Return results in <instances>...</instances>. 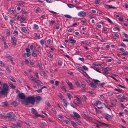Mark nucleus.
<instances>
[{
  "label": "nucleus",
  "mask_w": 128,
  "mask_h": 128,
  "mask_svg": "<svg viewBox=\"0 0 128 128\" xmlns=\"http://www.w3.org/2000/svg\"><path fill=\"white\" fill-rule=\"evenodd\" d=\"M93 80L94 82V83H97L98 82H100V81L97 80H95L94 79H93Z\"/></svg>",
  "instance_id": "47"
},
{
  "label": "nucleus",
  "mask_w": 128,
  "mask_h": 128,
  "mask_svg": "<svg viewBox=\"0 0 128 128\" xmlns=\"http://www.w3.org/2000/svg\"><path fill=\"white\" fill-rule=\"evenodd\" d=\"M11 38L12 41V44L14 45H16V40L15 39V37L12 36H11Z\"/></svg>",
  "instance_id": "6"
},
{
  "label": "nucleus",
  "mask_w": 128,
  "mask_h": 128,
  "mask_svg": "<svg viewBox=\"0 0 128 128\" xmlns=\"http://www.w3.org/2000/svg\"><path fill=\"white\" fill-rule=\"evenodd\" d=\"M58 96L62 100L65 99V98H64V96L60 93H59L58 95Z\"/></svg>",
  "instance_id": "15"
},
{
  "label": "nucleus",
  "mask_w": 128,
  "mask_h": 128,
  "mask_svg": "<svg viewBox=\"0 0 128 128\" xmlns=\"http://www.w3.org/2000/svg\"><path fill=\"white\" fill-rule=\"evenodd\" d=\"M73 114L75 117L78 118H80V115L76 112H74Z\"/></svg>",
  "instance_id": "16"
},
{
  "label": "nucleus",
  "mask_w": 128,
  "mask_h": 128,
  "mask_svg": "<svg viewBox=\"0 0 128 128\" xmlns=\"http://www.w3.org/2000/svg\"><path fill=\"white\" fill-rule=\"evenodd\" d=\"M105 115L106 116L105 118L107 120H108V118H110L111 117V116H110V115L107 114H105Z\"/></svg>",
  "instance_id": "25"
},
{
  "label": "nucleus",
  "mask_w": 128,
  "mask_h": 128,
  "mask_svg": "<svg viewBox=\"0 0 128 128\" xmlns=\"http://www.w3.org/2000/svg\"><path fill=\"white\" fill-rule=\"evenodd\" d=\"M5 57L8 58L10 60L13 59V58L10 55L8 54H7L5 56Z\"/></svg>",
  "instance_id": "20"
},
{
  "label": "nucleus",
  "mask_w": 128,
  "mask_h": 128,
  "mask_svg": "<svg viewBox=\"0 0 128 128\" xmlns=\"http://www.w3.org/2000/svg\"><path fill=\"white\" fill-rule=\"evenodd\" d=\"M82 69L84 70H85L86 71H88V68L86 66H82Z\"/></svg>",
  "instance_id": "34"
},
{
  "label": "nucleus",
  "mask_w": 128,
  "mask_h": 128,
  "mask_svg": "<svg viewBox=\"0 0 128 128\" xmlns=\"http://www.w3.org/2000/svg\"><path fill=\"white\" fill-rule=\"evenodd\" d=\"M45 104L48 106L50 107V105L48 101H46L45 102Z\"/></svg>",
  "instance_id": "45"
},
{
  "label": "nucleus",
  "mask_w": 128,
  "mask_h": 128,
  "mask_svg": "<svg viewBox=\"0 0 128 128\" xmlns=\"http://www.w3.org/2000/svg\"><path fill=\"white\" fill-rule=\"evenodd\" d=\"M11 104L13 105L14 106H16L18 105V104L17 102L14 101L11 103Z\"/></svg>",
  "instance_id": "23"
},
{
  "label": "nucleus",
  "mask_w": 128,
  "mask_h": 128,
  "mask_svg": "<svg viewBox=\"0 0 128 128\" xmlns=\"http://www.w3.org/2000/svg\"><path fill=\"white\" fill-rule=\"evenodd\" d=\"M10 89L8 85L6 84H4L0 91V96H6L8 94Z\"/></svg>",
  "instance_id": "1"
},
{
  "label": "nucleus",
  "mask_w": 128,
  "mask_h": 128,
  "mask_svg": "<svg viewBox=\"0 0 128 128\" xmlns=\"http://www.w3.org/2000/svg\"><path fill=\"white\" fill-rule=\"evenodd\" d=\"M15 20H16L15 19H13L12 18L10 20V22H11L13 23L15 21Z\"/></svg>",
  "instance_id": "55"
},
{
  "label": "nucleus",
  "mask_w": 128,
  "mask_h": 128,
  "mask_svg": "<svg viewBox=\"0 0 128 128\" xmlns=\"http://www.w3.org/2000/svg\"><path fill=\"white\" fill-rule=\"evenodd\" d=\"M78 15L80 17H84L86 16V14L84 12L81 11L78 13Z\"/></svg>",
  "instance_id": "5"
},
{
  "label": "nucleus",
  "mask_w": 128,
  "mask_h": 128,
  "mask_svg": "<svg viewBox=\"0 0 128 128\" xmlns=\"http://www.w3.org/2000/svg\"><path fill=\"white\" fill-rule=\"evenodd\" d=\"M35 101V97L34 96H28L26 99V102L27 105H28L30 103L33 104L34 103Z\"/></svg>",
  "instance_id": "3"
},
{
  "label": "nucleus",
  "mask_w": 128,
  "mask_h": 128,
  "mask_svg": "<svg viewBox=\"0 0 128 128\" xmlns=\"http://www.w3.org/2000/svg\"><path fill=\"white\" fill-rule=\"evenodd\" d=\"M82 71H83V74L84 75V76H86L87 75L86 73L84 71V70H83Z\"/></svg>",
  "instance_id": "61"
},
{
  "label": "nucleus",
  "mask_w": 128,
  "mask_h": 128,
  "mask_svg": "<svg viewBox=\"0 0 128 128\" xmlns=\"http://www.w3.org/2000/svg\"><path fill=\"white\" fill-rule=\"evenodd\" d=\"M109 74L108 72L107 71H105L103 72V74L104 75H105L106 74Z\"/></svg>",
  "instance_id": "49"
},
{
  "label": "nucleus",
  "mask_w": 128,
  "mask_h": 128,
  "mask_svg": "<svg viewBox=\"0 0 128 128\" xmlns=\"http://www.w3.org/2000/svg\"><path fill=\"white\" fill-rule=\"evenodd\" d=\"M5 118H8L10 121L15 120L17 116L12 112H10L5 114Z\"/></svg>",
  "instance_id": "2"
},
{
  "label": "nucleus",
  "mask_w": 128,
  "mask_h": 128,
  "mask_svg": "<svg viewBox=\"0 0 128 128\" xmlns=\"http://www.w3.org/2000/svg\"><path fill=\"white\" fill-rule=\"evenodd\" d=\"M76 98L77 100V102L78 103L80 104H82V102L79 98L77 96L76 97Z\"/></svg>",
  "instance_id": "18"
},
{
  "label": "nucleus",
  "mask_w": 128,
  "mask_h": 128,
  "mask_svg": "<svg viewBox=\"0 0 128 128\" xmlns=\"http://www.w3.org/2000/svg\"><path fill=\"white\" fill-rule=\"evenodd\" d=\"M47 56L50 58H52L53 55L52 54H47Z\"/></svg>",
  "instance_id": "51"
},
{
  "label": "nucleus",
  "mask_w": 128,
  "mask_h": 128,
  "mask_svg": "<svg viewBox=\"0 0 128 128\" xmlns=\"http://www.w3.org/2000/svg\"><path fill=\"white\" fill-rule=\"evenodd\" d=\"M21 30L22 31L25 33H26L28 32L26 28L24 27L21 28Z\"/></svg>",
  "instance_id": "24"
},
{
  "label": "nucleus",
  "mask_w": 128,
  "mask_h": 128,
  "mask_svg": "<svg viewBox=\"0 0 128 128\" xmlns=\"http://www.w3.org/2000/svg\"><path fill=\"white\" fill-rule=\"evenodd\" d=\"M62 101H63L64 106H65L66 108L67 104H68V102L65 99L62 100Z\"/></svg>",
  "instance_id": "12"
},
{
  "label": "nucleus",
  "mask_w": 128,
  "mask_h": 128,
  "mask_svg": "<svg viewBox=\"0 0 128 128\" xmlns=\"http://www.w3.org/2000/svg\"><path fill=\"white\" fill-rule=\"evenodd\" d=\"M93 68L94 70H96L97 72L99 73H101V72L99 71V70L98 68H96V67H95L94 68Z\"/></svg>",
  "instance_id": "40"
},
{
  "label": "nucleus",
  "mask_w": 128,
  "mask_h": 128,
  "mask_svg": "<svg viewBox=\"0 0 128 128\" xmlns=\"http://www.w3.org/2000/svg\"><path fill=\"white\" fill-rule=\"evenodd\" d=\"M34 28L37 30L38 29V26L36 24H34Z\"/></svg>",
  "instance_id": "35"
},
{
  "label": "nucleus",
  "mask_w": 128,
  "mask_h": 128,
  "mask_svg": "<svg viewBox=\"0 0 128 128\" xmlns=\"http://www.w3.org/2000/svg\"><path fill=\"white\" fill-rule=\"evenodd\" d=\"M94 104L96 106L100 105L101 104V102L99 100H95L94 102Z\"/></svg>",
  "instance_id": "13"
},
{
  "label": "nucleus",
  "mask_w": 128,
  "mask_h": 128,
  "mask_svg": "<svg viewBox=\"0 0 128 128\" xmlns=\"http://www.w3.org/2000/svg\"><path fill=\"white\" fill-rule=\"evenodd\" d=\"M64 16L67 18H72V16H70L68 14H65L64 15Z\"/></svg>",
  "instance_id": "52"
},
{
  "label": "nucleus",
  "mask_w": 128,
  "mask_h": 128,
  "mask_svg": "<svg viewBox=\"0 0 128 128\" xmlns=\"http://www.w3.org/2000/svg\"><path fill=\"white\" fill-rule=\"evenodd\" d=\"M114 30H118V31H119L120 30V29L119 28H118V27H116L114 28Z\"/></svg>",
  "instance_id": "57"
},
{
  "label": "nucleus",
  "mask_w": 128,
  "mask_h": 128,
  "mask_svg": "<svg viewBox=\"0 0 128 128\" xmlns=\"http://www.w3.org/2000/svg\"><path fill=\"white\" fill-rule=\"evenodd\" d=\"M18 97L21 99H24L25 98V96L22 93H20L18 95Z\"/></svg>",
  "instance_id": "8"
},
{
  "label": "nucleus",
  "mask_w": 128,
  "mask_h": 128,
  "mask_svg": "<svg viewBox=\"0 0 128 128\" xmlns=\"http://www.w3.org/2000/svg\"><path fill=\"white\" fill-rule=\"evenodd\" d=\"M31 54H30L29 53H24L23 55V56L26 58V56H27L28 57H29Z\"/></svg>",
  "instance_id": "21"
},
{
  "label": "nucleus",
  "mask_w": 128,
  "mask_h": 128,
  "mask_svg": "<svg viewBox=\"0 0 128 128\" xmlns=\"http://www.w3.org/2000/svg\"><path fill=\"white\" fill-rule=\"evenodd\" d=\"M75 83L76 86H80V82L78 81V80H76L75 81Z\"/></svg>",
  "instance_id": "26"
},
{
  "label": "nucleus",
  "mask_w": 128,
  "mask_h": 128,
  "mask_svg": "<svg viewBox=\"0 0 128 128\" xmlns=\"http://www.w3.org/2000/svg\"><path fill=\"white\" fill-rule=\"evenodd\" d=\"M128 52H123L122 54V55H124V56L127 55H128Z\"/></svg>",
  "instance_id": "56"
},
{
  "label": "nucleus",
  "mask_w": 128,
  "mask_h": 128,
  "mask_svg": "<svg viewBox=\"0 0 128 128\" xmlns=\"http://www.w3.org/2000/svg\"><path fill=\"white\" fill-rule=\"evenodd\" d=\"M62 121L66 124H68L70 123V122L66 120H63Z\"/></svg>",
  "instance_id": "41"
},
{
  "label": "nucleus",
  "mask_w": 128,
  "mask_h": 128,
  "mask_svg": "<svg viewBox=\"0 0 128 128\" xmlns=\"http://www.w3.org/2000/svg\"><path fill=\"white\" fill-rule=\"evenodd\" d=\"M31 111L32 113L33 114H38V112L34 108H32L31 109Z\"/></svg>",
  "instance_id": "14"
},
{
  "label": "nucleus",
  "mask_w": 128,
  "mask_h": 128,
  "mask_svg": "<svg viewBox=\"0 0 128 128\" xmlns=\"http://www.w3.org/2000/svg\"><path fill=\"white\" fill-rule=\"evenodd\" d=\"M67 5L68 7L70 8H72L74 7V5L72 4H68Z\"/></svg>",
  "instance_id": "29"
},
{
  "label": "nucleus",
  "mask_w": 128,
  "mask_h": 128,
  "mask_svg": "<svg viewBox=\"0 0 128 128\" xmlns=\"http://www.w3.org/2000/svg\"><path fill=\"white\" fill-rule=\"evenodd\" d=\"M40 43L42 45H43L44 44V42L43 40H41L40 41Z\"/></svg>",
  "instance_id": "60"
},
{
  "label": "nucleus",
  "mask_w": 128,
  "mask_h": 128,
  "mask_svg": "<svg viewBox=\"0 0 128 128\" xmlns=\"http://www.w3.org/2000/svg\"><path fill=\"white\" fill-rule=\"evenodd\" d=\"M14 11V8H11L10 9L9 12H11L12 13H13Z\"/></svg>",
  "instance_id": "53"
},
{
  "label": "nucleus",
  "mask_w": 128,
  "mask_h": 128,
  "mask_svg": "<svg viewBox=\"0 0 128 128\" xmlns=\"http://www.w3.org/2000/svg\"><path fill=\"white\" fill-rule=\"evenodd\" d=\"M61 88L63 90H64V92H66V89H65V87L64 86H62V87H61Z\"/></svg>",
  "instance_id": "54"
},
{
  "label": "nucleus",
  "mask_w": 128,
  "mask_h": 128,
  "mask_svg": "<svg viewBox=\"0 0 128 128\" xmlns=\"http://www.w3.org/2000/svg\"><path fill=\"white\" fill-rule=\"evenodd\" d=\"M40 9L39 8H38L36 9V12H39Z\"/></svg>",
  "instance_id": "58"
},
{
  "label": "nucleus",
  "mask_w": 128,
  "mask_h": 128,
  "mask_svg": "<svg viewBox=\"0 0 128 128\" xmlns=\"http://www.w3.org/2000/svg\"><path fill=\"white\" fill-rule=\"evenodd\" d=\"M24 3H25L24 2H20L18 4L19 6H21L22 5L24 4Z\"/></svg>",
  "instance_id": "63"
},
{
  "label": "nucleus",
  "mask_w": 128,
  "mask_h": 128,
  "mask_svg": "<svg viewBox=\"0 0 128 128\" xmlns=\"http://www.w3.org/2000/svg\"><path fill=\"white\" fill-rule=\"evenodd\" d=\"M25 50L27 52V53H29L30 54H31V53L30 52V49L29 48H26L25 49Z\"/></svg>",
  "instance_id": "38"
},
{
  "label": "nucleus",
  "mask_w": 128,
  "mask_h": 128,
  "mask_svg": "<svg viewBox=\"0 0 128 128\" xmlns=\"http://www.w3.org/2000/svg\"><path fill=\"white\" fill-rule=\"evenodd\" d=\"M66 82L67 84L68 85L70 88L71 89H73V87L72 86V84L71 82H69L68 80H67L66 81Z\"/></svg>",
  "instance_id": "10"
},
{
  "label": "nucleus",
  "mask_w": 128,
  "mask_h": 128,
  "mask_svg": "<svg viewBox=\"0 0 128 128\" xmlns=\"http://www.w3.org/2000/svg\"><path fill=\"white\" fill-rule=\"evenodd\" d=\"M36 76V78H39V76L38 75V73L37 72H36L35 73Z\"/></svg>",
  "instance_id": "62"
},
{
  "label": "nucleus",
  "mask_w": 128,
  "mask_h": 128,
  "mask_svg": "<svg viewBox=\"0 0 128 128\" xmlns=\"http://www.w3.org/2000/svg\"><path fill=\"white\" fill-rule=\"evenodd\" d=\"M104 5H105V6L106 7H108L110 8H115L114 7H112V5H106V4H105Z\"/></svg>",
  "instance_id": "33"
},
{
  "label": "nucleus",
  "mask_w": 128,
  "mask_h": 128,
  "mask_svg": "<svg viewBox=\"0 0 128 128\" xmlns=\"http://www.w3.org/2000/svg\"><path fill=\"white\" fill-rule=\"evenodd\" d=\"M9 86L12 89H14L16 88V86H14L12 84H10Z\"/></svg>",
  "instance_id": "37"
},
{
  "label": "nucleus",
  "mask_w": 128,
  "mask_h": 128,
  "mask_svg": "<svg viewBox=\"0 0 128 128\" xmlns=\"http://www.w3.org/2000/svg\"><path fill=\"white\" fill-rule=\"evenodd\" d=\"M6 70L8 73H11V71L10 69L8 67L6 68Z\"/></svg>",
  "instance_id": "46"
},
{
  "label": "nucleus",
  "mask_w": 128,
  "mask_h": 128,
  "mask_svg": "<svg viewBox=\"0 0 128 128\" xmlns=\"http://www.w3.org/2000/svg\"><path fill=\"white\" fill-rule=\"evenodd\" d=\"M23 124L22 122L20 121H18V122L17 124L15 125L14 128H20V126Z\"/></svg>",
  "instance_id": "4"
},
{
  "label": "nucleus",
  "mask_w": 128,
  "mask_h": 128,
  "mask_svg": "<svg viewBox=\"0 0 128 128\" xmlns=\"http://www.w3.org/2000/svg\"><path fill=\"white\" fill-rule=\"evenodd\" d=\"M5 114H0V118H5Z\"/></svg>",
  "instance_id": "39"
},
{
  "label": "nucleus",
  "mask_w": 128,
  "mask_h": 128,
  "mask_svg": "<svg viewBox=\"0 0 128 128\" xmlns=\"http://www.w3.org/2000/svg\"><path fill=\"white\" fill-rule=\"evenodd\" d=\"M71 123L72 126L75 128H77V125L74 122L71 121Z\"/></svg>",
  "instance_id": "19"
},
{
  "label": "nucleus",
  "mask_w": 128,
  "mask_h": 128,
  "mask_svg": "<svg viewBox=\"0 0 128 128\" xmlns=\"http://www.w3.org/2000/svg\"><path fill=\"white\" fill-rule=\"evenodd\" d=\"M69 42L71 44H74L75 43L76 41L74 39H70L69 40Z\"/></svg>",
  "instance_id": "22"
},
{
  "label": "nucleus",
  "mask_w": 128,
  "mask_h": 128,
  "mask_svg": "<svg viewBox=\"0 0 128 128\" xmlns=\"http://www.w3.org/2000/svg\"><path fill=\"white\" fill-rule=\"evenodd\" d=\"M36 99L38 101H40L42 99V98L41 97L39 96H37L36 97Z\"/></svg>",
  "instance_id": "30"
},
{
  "label": "nucleus",
  "mask_w": 128,
  "mask_h": 128,
  "mask_svg": "<svg viewBox=\"0 0 128 128\" xmlns=\"http://www.w3.org/2000/svg\"><path fill=\"white\" fill-rule=\"evenodd\" d=\"M10 80L12 82H16V81L14 78L12 77H11L10 78Z\"/></svg>",
  "instance_id": "50"
},
{
  "label": "nucleus",
  "mask_w": 128,
  "mask_h": 128,
  "mask_svg": "<svg viewBox=\"0 0 128 128\" xmlns=\"http://www.w3.org/2000/svg\"><path fill=\"white\" fill-rule=\"evenodd\" d=\"M76 67L78 68V69H79L80 70L82 71H83V69L80 66V64H76Z\"/></svg>",
  "instance_id": "17"
},
{
  "label": "nucleus",
  "mask_w": 128,
  "mask_h": 128,
  "mask_svg": "<svg viewBox=\"0 0 128 128\" xmlns=\"http://www.w3.org/2000/svg\"><path fill=\"white\" fill-rule=\"evenodd\" d=\"M58 66H61L62 64V61L61 60H58Z\"/></svg>",
  "instance_id": "36"
},
{
  "label": "nucleus",
  "mask_w": 128,
  "mask_h": 128,
  "mask_svg": "<svg viewBox=\"0 0 128 128\" xmlns=\"http://www.w3.org/2000/svg\"><path fill=\"white\" fill-rule=\"evenodd\" d=\"M112 36L115 38H117L118 37V35L116 34H112Z\"/></svg>",
  "instance_id": "44"
},
{
  "label": "nucleus",
  "mask_w": 128,
  "mask_h": 128,
  "mask_svg": "<svg viewBox=\"0 0 128 128\" xmlns=\"http://www.w3.org/2000/svg\"><path fill=\"white\" fill-rule=\"evenodd\" d=\"M76 123L79 125H81V123L80 121L79 120L77 119V120Z\"/></svg>",
  "instance_id": "43"
},
{
  "label": "nucleus",
  "mask_w": 128,
  "mask_h": 128,
  "mask_svg": "<svg viewBox=\"0 0 128 128\" xmlns=\"http://www.w3.org/2000/svg\"><path fill=\"white\" fill-rule=\"evenodd\" d=\"M89 85L91 86L92 87L94 88H96L98 86L97 83H94L92 82H90Z\"/></svg>",
  "instance_id": "7"
},
{
  "label": "nucleus",
  "mask_w": 128,
  "mask_h": 128,
  "mask_svg": "<svg viewBox=\"0 0 128 128\" xmlns=\"http://www.w3.org/2000/svg\"><path fill=\"white\" fill-rule=\"evenodd\" d=\"M29 78L32 81H35L36 80V78H34L32 76H30L29 77Z\"/></svg>",
  "instance_id": "27"
},
{
  "label": "nucleus",
  "mask_w": 128,
  "mask_h": 128,
  "mask_svg": "<svg viewBox=\"0 0 128 128\" xmlns=\"http://www.w3.org/2000/svg\"><path fill=\"white\" fill-rule=\"evenodd\" d=\"M99 123H100L99 125L100 126H108L107 124L101 122H99Z\"/></svg>",
  "instance_id": "28"
},
{
  "label": "nucleus",
  "mask_w": 128,
  "mask_h": 128,
  "mask_svg": "<svg viewBox=\"0 0 128 128\" xmlns=\"http://www.w3.org/2000/svg\"><path fill=\"white\" fill-rule=\"evenodd\" d=\"M81 85L84 88L85 87L86 84L85 83H83L81 84Z\"/></svg>",
  "instance_id": "64"
},
{
  "label": "nucleus",
  "mask_w": 128,
  "mask_h": 128,
  "mask_svg": "<svg viewBox=\"0 0 128 128\" xmlns=\"http://www.w3.org/2000/svg\"><path fill=\"white\" fill-rule=\"evenodd\" d=\"M100 2V0H96L95 1V3L96 4H98Z\"/></svg>",
  "instance_id": "48"
},
{
  "label": "nucleus",
  "mask_w": 128,
  "mask_h": 128,
  "mask_svg": "<svg viewBox=\"0 0 128 128\" xmlns=\"http://www.w3.org/2000/svg\"><path fill=\"white\" fill-rule=\"evenodd\" d=\"M32 55L34 57H36L37 56V54L36 52L33 51L32 54Z\"/></svg>",
  "instance_id": "31"
},
{
  "label": "nucleus",
  "mask_w": 128,
  "mask_h": 128,
  "mask_svg": "<svg viewBox=\"0 0 128 128\" xmlns=\"http://www.w3.org/2000/svg\"><path fill=\"white\" fill-rule=\"evenodd\" d=\"M42 88H41L39 90H36V91L38 93L41 92H42Z\"/></svg>",
  "instance_id": "42"
},
{
  "label": "nucleus",
  "mask_w": 128,
  "mask_h": 128,
  "mask_svg": "<svg viewBox=\"0 0 128 128\" xmlns=\"http://www.w3.org/2000/svg\"><path fill=\"white\" fill-rule=\"evenodd\" d=\"M67 96H68V98L69 99H70L71 98H72V96L69 93H67Z\"/></svg>",
  "instance_id": "32"
},
{
  "label": "nucleus",
  "mask_w": 128,
  "mask_h": 128,
  "mask_svg": "<svg viewBox=\"0 0 128 128\" xmlns=\"http://www.w3.org/2000/svg\"><path fill=\"white\" fill-rule=\"evenodd\" d=\"M1 106H2L6 107L7 106L8 104L6 101H5L4 102H2L1 103Z\"/></svg>",
  "instance_id": "11"
},
{
  "label": "nucleus",
  "mask_w": 128,
  "mask_h": 128,
  "mask_svg": "<svg viewBox=\"0 0 128 128\" xmlns=\"http://www.w3.org/2000/svg\"><path fill=\"white\" fill-rule=\"evenodd\" d=\"M105 69L106 70L108 71H110L111 70L110 69V68L108 67H106L105 68Z\"/></svg>",
  "instance_id": "59"
},
{
  "label": "nucleus",
  "mask_w": 128,
  "mask_h": 128,
  "mask_svg": "<svg viewBox=\"0 0 128 128\" xmlns=\"http://www.w3.org/2000/svg\"><path fill=\"white\" fill-rule=\"evenodd\" d=\"M35 82L37 84L38 86H43V84L40 80H36Z\"/></svg>",
  "instance_id": "9"
}]
</instances>
